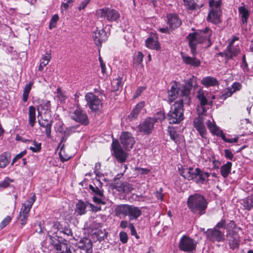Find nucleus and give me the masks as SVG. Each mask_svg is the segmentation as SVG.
Masks as SVG:
<instances>
[{"mask_svg":"<svg viewBox=\"0 0 253 253\" xmlns=\"http://www.w3.org/2000/svg\"><path fill=\"white\" fill-rule=\"evenodd\" d=\"M207 126L213 135L221 137V138L222 136L225 135L223 131L220 129L219 127L216 125L215 122H211L210 120H209L207 122Z\"/></svg>","mask_w":253,"mask_h":253,"instance_id":"obj_29","label":"nucleus"},{"mask_svg":"<svg viewBox=\"0 0 253 253\" xmlns=\"http://www.w3.org/2000/svg\"><path fill=\"white\" fill-rule=\"evenodd\" d=\"M96 235L97 237L98 240L99 242H101L107 238L108 233L106 232H103L102 231H100L97 232Z\"/></svg>","mask_w":253,"mask_h":253,"instance_id":"obj_56","label":"nucleus"},{"mask_svg":"<svg viewBox=\"0 0 253 253\" xmlns=\"http://www.w3.org/2000/svg\"><path fill=\"white\" fill-rule=\"evenodd\" d=\"M242 205L245 210L250 211L253 207V196H248L243 199Z\"/></svg>","mask_w":253,"mask_h":253,"instance_id":"obj_40","label":"nucleus"},{"mask_svg":"<svg viewBox=\"0 0 253 253\" xmlns=\"http://www.w3.org/2000/svg\"><path fill=\"white\" fill-rule=\"evenodd\" d=\"M184 104L181 101H176L171 106L168 114V120L169 124H178L183 120Z\"/></svg>","mask_w":253,"mask_h":253,"instance_id":"obj_7","label":"nucleus"},{"mask_svg":"<svg viewBox=\"0 0 253 253\" xmlns=\"http://www.w3.org/2000/svg\"><path fill=\"white\" fill-rule=\"evenodd\" d=\"M166 18L169 28L171 30L178 28L182 24V21L177 14L169 13L167 15Z\"/></svg>","mask_w":253,"mask_h":253,"instance_id":"obj_22","label":"nucleus"},{"mask_svg":"<svg viewBox=\"0 0 253 253\" xmlns=\"http://www.w3.org/2000/svg\"><path fill=\"white\" fill-rule=\"evenodd\" d=\"M10 156L6 152H4L0 155V168H4L9 163Z\"/></svg>","mask_w":253,"mask_h":253,"instance_id":"obj_39","label":"nucleus"},{"mask_svg":"<svg viewBox=\"0 0 253 253\" xmlns=\"http://www.w3.org/2000/svg\"><path fill=\"white\" fill-rule=\"evenodd\" d=\"M119 237L121 242L123 244H126L128 241V236L127 233L124 231H121L119 233Z\"/></svg>","mask_w":253,"mask_h":253,"instance_id":"obj_53","label":"nucleus"},{"mask_svg":"<svg viewBox=\"0 0 253 253\" xmlns=\"http://www.w3.org/2000/svg\"><path fill=\"white\" fill-rule=\"evenodd\" d=\"M184 5L188 10L193 11L200 9L203 5L200 6L194 1V0H183Z\"/></svg>","mask_w":253,"mask_h":253,"instance_id":"obj_37","label":"nucleus"},{"mask_svg":"<svg viewBox=\"0 0 253 253\" xmlns=\"http://www.w3.org/2000/svg\"><path fill=\"white\" fill-rule=\"evenodd\" d=\"M80 125H77L76 126H69L66 128V129L63 131L62 134H61L62 137L61 138L60 142L59 144V146H61L60 148V152L59 153V155L61 161L63 162L68 161L69 159V157L64 158L62 156L61 154V151H63L64 149L65 145L63 144L65 143L67 140L68 138L73 133H75L76 132L80 131Z\"/></svg>","mask_w":253,"mask_h":253,"instance_id":"obj_10","label":"nucleus"},{"mask_svg":"<svg viewBox=\"0 0 253 253\" xmlns=\"http://www.w3.org/2000/svg\"><path fill=\"white\" fill-rule=\"evenodd\" d=\"M232 164L230 162H227L225 164L221 167L220 173L221 175L226 178L231 172Z\"/></svg>","mask_w":253,"mask_h":253,"instance_id":"obj_38","label":"nucleus"},{"mask_svg":"<svg viewBox=\"0 0 253 253\" xmlns=\"http://www.w3.org/2000/svg\"><path fill=\"white\" fill-rule=\"evenodd\" d=\"M115 212L117 216H128L130 221L136 220L142 214L141 209L139 207L127 204L117 206L115 209Z\"/></svg>","mask_w":253,"mask_h":253,"instance_id":"obj_4","label":"nucleus"},{"mask_svg":"<svg viewBox=\"0 0 253 253\" xmlns=\"http://www.w3.org/2000/svg\"><path fill=\"white\" fill-rule=\"evenodd\" d=\"M187 204L191 212L198 216H200L206 213L208 202L204 196L195 193L189 196Z\"/></svg>","mask_w":253,"mask_h":253,"instance_id":"obj_3","label":"nucleus"},{"mask_svg":"<svg viewBox=\"0 0 253 253\" xmlns=\"http://www.w3.org/2000/svg\"><path fill=\"white\" fill-rule=\"evenodd\" d=\"M143 58V54L141 51H139L138 54L133 58V64L136 65L140 64Z\"/></svg>","mask_w":253,"mask_h":253,"instance_id":"obj_47","label":"nucleus"},{"mask_svg":"<svg viewBox=\"0 0 253 253\" xmlns=\"http://www.w3.org/2000/svg\"><path fill=\"white\" fill-rule=\"evenodd\" d=\"M224 155L226 159L232 161L234 158V154L229 149L224 150Z\"/></svg>","mask_w":253,"mask_h":253,"instance_id":"obj_58","label":"nucleus"},{"mask_svg":"<svg viewBox=\"0 0 253 253\" xmlns=\"http://www.w3.org/2000/svg\"><path fill=\"white\" fill-rule=\"evenodd\" d=\"M122 189L124 193H128L133 190V187L128 183H124L122 184Z\"/></svg>","mask_w":253,"mask_h":253,"instance_id":"obj_48","label":"nucleus"},{"mask_svg":"<svg viewBox=\"0 0 253 253\" xmlns=\"http://www.w3.org/2000/svg\"><path fill=\"white\" fill-rule=\"evenodd\" d=\"M56 126L55 127L56 131L62 134L64 131L63 130V123L62 122H59L56 124Z\"/></svg>","mask_w":253,"mask_h":253,"instance_id":"obj_59","label":"nucleus"},{"mask_svg":"<svg viewBox=\"0 0 253 253\" xmlns=\"http://www.w3.org/2000/svg\"><path fill=\"white\" fill-rule=\"evenodd\" d=\"M226 222L225 219H221V220L217 223L216 225L213 227L214 229L221 230V229H225L226 227Z\"/></svg>","mask_w":253,"mask_h":253,"instance_id":"obj_52","label":"nucleus"},{"mask_svg":"<svg viewBox=\"0 0 253 253\" xmlns=\"http://www.w3.org/2000/svg\"><path fill=\"white\" fill-rule=\"evenodd\" d=\"M210 176V174L209 172H205L200 168H197L194 170L193 180L197 184H203L208 180Z\"/></svg>","mask_w":253,"mask_h":253,"instance_id":"obj_21","label":"nucleus"},{"mask_svg":"<svg viewBox=\"0 0 253 253\" xmlns=\"http://www.w3.org/2000/svg\"><path fill=\"white\" fill-rule=\"evenodd\" d=\"M34 230L39 233H42L45 230V228L41 224V222H37L34 224Z\"/></svg>","mask_w":253,"mask_h":253,"instance_id":"obj_46","label":"nucleus"},{"mask_svg":"<svg viewBox=\"0 0 253 253\" xmlns=\"http://www.w3.org/2000/svg\"><path fill=\"white\" fill-rule=\"evenodd\" d=\"M92 38L96 46L100 47L102 43L107 41L108 36L107 33L103 29L100 30L97 29L93 32Z\"/></svg>","mask_w":253,"mask_h":253,"instance_id":"obj_20","label":"nucleus"},{"mask_svg":"<svg viewBox=\"0 0 253 253\" xmlns=\"http://www.w3.org/2000/svg\"><path fill=\"white\" fill-rule=\"evenodd\" d=\"M201 84L206 87L218 86L219 84L216 79L211 76L204 77L201 81Z\"/></svg>","mask_w":253,"mask_h":253,"instance_id":"obj_30","label":"nucleus"},{"mask_svg":"<svg viewBox=\"0 0 253 253\" xmlns=\"http://www.w3.org/2000/svg\"><path fill=\"white\" fill-rule=\"evenodd\" d=\"M11 219L10 216H6L0 223V229H2L7 226L11 221Z\"/></svg>","mask_w":253,"mask_h":253,"instance_id":"obj_50","label":"nucleus"},{"mask_svg":"<svg viewBox=\"0 0 253 253\" xmlns=\"http://www.w3.org/2000/svg\"><path fill=\"white\" fill-rule=\"evenodd\" d=\"M38 123L41 127L45 128V132L46 136L47 138H50L51 137V126L52 125V121L48 120L47 119L43 120L41 121L38 119Z\"/></svg>","mask_w":253,"mask_h":253,"instance_id":"obj_27","label":"nucleus"},{"mask_svg":"<svg viewBox=\"0 0 253 253\" xmlns=\"http://www.w3.org/2000/svg\"><path fill=\"white\" fill-rule=\"evenodd\" d=\"M242 87V85L239 83H234L232 85V88L233 89L232 91L233 92H235L236 91L239 90L241 89Z\"/></svg>","mask_w":253,"mask_h":253,"instance_id":"obj_63","label":"nucleus"},{"mask_svg":"<svg viewBox=\"0 0 253 253\" xmlns=\"http://www.w3.org/2000/svg\"><path fill=\"white\" fill-rule=\"evenodd\" d=\"M50 244L54 246L57 253H71V246L69 242L61 236L54 233L52 235H48Z\"/></svg>","mask_w":253,"mask_h":253,"instance_id":"obj_8","label":"nucleus"},{"mask_svg":"<svg viewBox=\"0 0 253 253\" xmlns=\"http://www.w3.org/2000/svg\"><path fill=\"white\" fill-rule=\"evenodd\" d=\"M112 148L117 161L122 163L125 162L128 155L123 150L119 143L118 141H113L112 144Z\"/></svg>","mask_w":253,"mask_h":253,"instance_id":"obj_16","label":"nucleus"},{"mask_svg":"<svg viewBox=\"0 0 253 253\" xmlns=\"http://www.w3.org/2000/svg\"><path fill=\"white\" fill-rule=\"evenodd\" d=\"M197 98L200 101V106H206L207 104V99L203 90H199L197 93Z\"/></svg>","mask_w":253,"mask_h":253,"instance_id":"obj_41","label":"nucleus"},{"mask_svg":"<svg viewBox=\"0 0 253 253\" xmlns=\"http://www.w3.org/2000/svg\"><path fill=\"white\" fill-rule=\"evenodd\" d=\"M197 243L187 236L183 235L180 239L178 244L179 249L184 252L194 253L196 250Z\"/></svg>","mask_w":253,"mask_h":253,"instance_id":"obj_12","label":"nucleus"},{"mask_svg":"<svg viewBox=\"0 0 253 253\" xmlns=\"http://www.w3.org/2000/svg\"><path fill=\"white\" fill-rule=\"evenodd\" d=\"M58 20V15L57 14L53 15L49 22V29L50 30H52V29L55 28L56 27L57 22Z\"/></svg>","mask_w":253,"mask_h":253,"instance_id":"obj_43","label":"nucleus"},{"mask_svg":"<svg viewBox=\"0 0 253 253\" xmlns=\"http://www.w3.org/2000/svg\"><path fill=\"white\" fill-rule=\"evenodd\" d=\"M194 170L192 167L184 168L180 171V174L188 180H193Z\"/></svg>","mask_w":253,"mask_h":253,"instance_id":"obj_35","label":"nucleus"},{"mask_svg":"<svg viewBox=\"0 0 253 253\" xmlns=\"http://www.w3.org/2000/svg\"><path fill=\"white\" fill-rule=\"evenodd\" d=\"M241 67L244 71H248L249 70L248 68V64L246 61V56L244 54L242 58V63H241Z\"/></svg>","mask_w":253,"mask_h":253,"instance_id":"obj_54","label":"nucleus"},{"mask_svg":"<svg viewBox=\"0 0 253 253\" xmlns=\"http://www.w3.org/2000/svg\"><path fill=\"white\" fill-rule=\"evenodd\" d=\"M88 206V202H84L81 200H79L76 204L75 213L79 215H82L86 213V209Z\"/></svg>","mask_w":253,"mask_h":253,"instance_id":"obj_28","label":"nucleus"},{"mask_svg":"<svg viewBox=\"0 0 253 253\" xmlns=\"http://www.w3.org/2000/svg\"><path fill=\"white\" fill-rule=\"evenodd\" d=\"M193 126L202 138H206V129L202 117L195 118L193 120Z\"/></svg>","mask_w":253,"mask_h":253,"instance_id":"obj_24","label":"nucleus"},{"mask_svg":"<svg viewBox=\"0 0 253 253\" xmlns=\"http://www.w3.org/2000/svg\"><path fill=\"white\" fill-rule=\"evenodd\" d=\"M221 5L222 0H209V12L207 18L208 22L214 24L221 22Z\"/></svg>","mask_w":253,"mask_h":253,"instance_id":"obj_5","label":"nucleus"},{"mask_svg":"<svg viewBox=\"0 0 253 253\" xmlns=\"http://www.w3.org/2000/svg\"><path fill=\"white\" fill-rule=\"evenodd\" d=\"M36 199L35 194H34L33 196L29 198L24 203L22 204L20 212L18 216V219L21 221V224L22 226L26 223V221L29 216V213L32 205L36 201Z\"/></svg>","mask_w":253,"mask_h":253,"instance_id":"obj_11","label":"nucleus"},{"mask_svg":"<svg viewBox=\"0 0 253 253\" xmlns=\"http://www.w3.org/2000/svg\"><path fill=\"white\" fill-rule=\"evenodd\" d=\"M129 228L130 230L131 235L132 236H134L137 239H138L140 238L139 236L138 235H137V234L136 230L135 227L133 223H129Z\"/></svg>","mask_w":253,"mask_h":253,"instance_id":"obj_57","label":"nucleus"},{"mask_svg":"<svg viewBox=\"0 0 253 253\" xmlns=\"http://www.w3.org/2000/svg\"><path fill=\"white\" fill-rule=\"evenodd\" d=\"M33 84V82H30L28 84H26L24 88L23 92L29 94Z\"/></svg>","mask_w":253,"mask_h":253,"instance_id":"obj_62","label":"nucleus"},{"mask_svg":"<svg viewBox=\"0 0 253 253\" xmlns=\"http://www.w3.org/2000/svg\"><path fill=\"white\" fill-rule=\"evenodd\" d=\"M196 84V80L194 77L188 80L185 84H180L175 82L168 91V101L171 103L179 96L181 99L178 101H181V103H184L185 104L190 105L191 101V91Z\"/></svg>","mask_w":253,"mask_h":253,"instance_id":"obj_2","label":"nucleus"},{"mask_svg":"<svg viewBox=\"0 0 253 253\" xmlns=\"http://www.w3.org/2000/svg\"><path fill=\"white\" fill-rule=\"evenodd\" d=\"M34 147L31 146L29 149L33 152L36 153L39 152L41 149V143H37L35 141H34Z\"/></svg>","mask_w":253,"mask_h":253,"instance_id":"obj_55","label":"nucleus"},{"mask_svg":"<svg viewBox=\"0 0 253 253\" xmlns=\"http://www.w3.org/2000/svg\"><path fill=\"white\" fill-rule=\"evenodd\" d=\"M226 237L228 246L231 250L234 251L239 248L241 239L238 231L227 232Z\"/></svg>","mask_w":253,"mask_h":253,"instance_id":"obj_15","label":"nucleus"},{"mask_svg":"<svg viewBox=\"0 0 253 253\" xmlns=\"http://www.w3.org/2000/svg\"><path fill=\"white\" fill-rule=\"evenodd\" d=\"M146 46L151 49L158 50L160 48L157 38L155 36H150L145 41Z\"/></svg>","mask_w":253,"mask_h":253,"instance_id":"obj_31","label":"nucleus"},{"mask_svg":"<svg viewBox=\"0 0 253 253\" xmlns=\"http://www.w3.org/2000/svg\"><path fill=\"white\" fill-rule=\"evenodd\" d=\"M154 125L153 119L151 117H148L138 126L137 128L139 132L144 135H149L152 132Z\"/></svg>","mask_w":253,"mask_h":253,"instance_id":"obj_18","label":"nucleus"},{"mask_svg":"<svg viewBox=\"0 0 253 253\" xmlns=\"http://www.w3.org/2000/svg\"><path fill=\"white\" fill-rule=\"evenodd\" d=\"M123 75L122 74H118L117 78L114 79L112 84L114 91L119 90L120 88H122L125 79L124 78Z\"/></svg>","mask_w":253,"mask_h":253,"instance_id":"obj_32","label":"nucleus"},{"mask_svg":"<svg viewBox=\"0 0 253 253\" xmlns=\"http://www.w3.org/2000/svg\"><path fill=\"white\" fill-rule=\"evenodd\" d=\"M71 119L80 125L87 126L89 121L86 113L80 108L76 109L70 113Z\"/></svg>","mask_w":253,"mask_h":253,"instance_id":"obj_14","label":"nucleus"},{"mask_svg":"<svg viewBox=\"0 0 253 253\" xmlns=\"http://www.w3.org/2000/svg\"><path fill=\"white\" fill-rule=\"evenodd\" d=\"M73 0H64V2H63L61 5V10L63 9L67 10L69 8H71L73 5Z\"/></svg>","mask_w":253,"mask_h":253,"instance_id":"obj_44","label":"nucleus"},{"mask_svg":"<svg viewBox=\"0 0 253 253\" xmlns=\"http://www.w3.org/2000/svg\"><path fill=\"white\" fill-rule=\"evenodd\" d=\"M120 138L121 144L126 150L129 151L132 148L135 140L130 132H122Z\"/></svg>","mask_w":253,"mask_h":253,"instance_id":"obj_19","label":"nucleus"},{"mask_svg":"<svg viewBox=\"0 0 253 253\" xmlns=\"http://www.w3.org/2000/svg\"><path fill=\"white\" fill-rule=\"evenodd\" d=\"M207 239L211 242H222L225 240L224 230L209 228L205 232Z\"/></svg>","mask_w":253,"mask_h":253,"instance_id":"obj_13","label":"nucleus"},{"mask_svg":"<svg viewBox=\"0 0 253 253\" xmlns=\"http://www.w3.org/2000/svg\"><path fill=\"white\" fill-rule=\"evenodd\" d=\"M228 228L227 232H230L231 231H237L236 229L237 228L236 224L233 220H230L227 224Z\"/></svg>","mask_w":253,"mask_h":253,"instance_id":"obj_51","label":"nucleus"},{"mask_svg":"<svg viewBox=\"0 0 253 253\" xmlns=\"http://www.w3.org/2000/svg\"><path fill=\"white\" fill-rule=\"evenodd\" d=\"M238 12L241 16V24H247L250 16V12L244 5L238 8Z\"/></svg>","mask_w":253,"mask_h":253,"instance_id":"obj_33","label":"nucleus"},{"mask_svg":"<svg viewBox=\"0 0 253 253\" xmlns=\"http://www.w3.org/2000/svg\"><path fill=\"white\" fill-rule=\"evenodd\" d=\"M222 139L226 142H228V143H236L238 142V137H235V138H231V139H229V138H227L225 136H222Z\"/></svg>","mask_w":253,"mask_h":253,"instance_id":"obj_60","label":"nucleus"},{"mask_svg":"<svg viewBox=\"0 0 253 253\" xmlns=\"http://www.w3.org/2000/svg\"><path fill=\"white\" fill-rule=\"evenodd\" d=\"M168 134L170 138L177 144H179L183 140V136L176 132L173 128H169L168 130Z\"/></svg>","mask_w":253,"mask_h":253,"instance_id":"obj_34","label":"nucleus"},{"mask_svg":"<svg viewBox=\"0 0 253 253\" xmlns=\"http://www.w3.org/2000/svg\"><path fill=\"white\" fill-rule=\"evenodd\" d=\"M212 34V30L206 27L203 30L190 33L187 36L186 39L192 56L181 52L182 60L185 64L194 67H198L200 66L201 61L196 57L197 45L199 44H205V47H210L212 44L211 40Z\"/></svg>","mask_w":253,"mask_h":253,"instance_id":"obj_1","label":"nucleus"},{"mask_svg":"<svg viewBox=\"0 0 253 253\" xmlns=\"http://www.w3.org/2000/svg\"><path fill=\"white\" fill-rule=\"evenodd\" d=\"M151 119H153L155 124L159 122H161L165 119V114L162 111H159L153 117H151Z\"/></svg>","mask_w":253,"mask_h":253,"instance_id":"obj_42","label":"nucleus"},{"mask_svg":"<svg viewBox=\"0 0 253 253\" xmlns=\"http://www.w3.org/2000/svg\"><path fill=\"white\" fill-rule=\"evenodd\" d=\"M144 106V101H141L138 103L133 108L130 114L128 116V119L130 121L136 120L138 117L139 112Z\"/></svg>","mask_w":253,"mask_h":253,"instance_id":"obj_26","label":"nucleus"},{"mask_svg":"<svg viewBox=\"0 0 253 253\" xmlns=\"http://www.w3.org/2000/svg\"><path fill=\"white\" fill-rule=\"evenodd\" d=\"M85 99L87 102V105L91 111L96 112L99 109L101 101L98 96L91 92H88L85 95Z\"/></svg>","mask_w":253,"mask_h":253,"instance_id":"obj_17","label":"nucleus"},{"mask_svg":"<svg viewBox=\"0 0 253 253\" xmlns=\"http://www.w3.org/2000/svg\"><path fill=\"white\" fill-rule=\"evenodd\" d=\"M61 233H63L64 234H66V235L68 236H71L72 237H73V233L71 229L68 228L67 227H65L63 230L60 231Z\"/></svg>","mask_w":253,"mask_h":253,"instance_id":"obj_64","label":"nucleus"},{"mask_svg":"<svg viewBox=\"0 0 253 253\" xmlns=\"http://www.w3.org/2000/svg\"><path fill=\"white\" fill-rule=\"evenodd\" d=\"M89 189L91 191L90 193L93 195V202L98 204L105 205L104 190L102 188V183L100 180L96 179L93 182V184L89 185Z\"/></svg>","mask_w":253,"mask_h":253,"instance_id":"obj_9","label":"nucleus"},{"mask_svg":"<svg viewBox=\"0 0 253 253\" xmlns=\"http://www.w3.org/2000/svg\"><path fill=\"white\" fill-rule=\"evenodd\" d=\"M29 124L31 127H34L36 121V108L33 106H30L28 110Z\"/></svg>","mask_w":253,"mask_h":253,"instance_id":"obj_36","label":"nucleus"},{"mask_svg":"<svg viewBox=\"0 0 253 253\" xmlns=\"http://www.w3.org/2000/svg\"><path fill=\"white\" fill-rule=\"evenodd\" d=\"M90 0H83L79 6L78 7L79 10L81 11L85 8L87 4L90 2Z\"/></svg>","mask_w":253,"mask_h":253,"instance_id":"obj_61","label":"nucleus"},{"mask_svg":"<svg viewBox=\"0 0 253 253\" xmlns=\"http://www.w3.org/2000/svg\"><path fill=\"white\" fill-rule=\"evenodd\" d=\"M77 247L80 249V253H92V243L90 239H83L78 243Z\"/></svg>","mask_w":253,"mask_h":253,"instance_id":"obj_23","label":"nucleus"},{"mask_svg":"<svg viewBox=\"0 0 253 253\" xmlns=\"http://www.w3.org/2000/svg\"><path fill=\"white\" fill-rule=\"evenodd\" d=\"M38 106H40L41 109L44 111H48L50 109L51 104L50 102L48 100H43L42 101V103H41Z\"/></svg>","mask_w":253,"mask_h":253,"instance_id":"obj_45","label":"nucleus"},{"mask_svg":"<svg viewBox=\"0 0 253 253\" xmlns=\"http://www.w3.org/2000/svg\"><path fill=\"white\" fill-rule=\"evenodd\" d=\"M226 62L236 56L239 52V48L234 46V45L229 44L225 49Z\"/></svg>","mask_w":253,"mask_h":253,"instance_id":"obj_25","label":"nucleus"},{"mask_svg":"<svg viewBox=\"0 0 253 253\" xmlns=\"http://www.w3.org/2000/svg\"><path fill=\"white\" fill-rule=\"evenodd\" d=\"M96 16L98 19H101L110 23H119L121 18L119 11L109 7H104L96 10Z\"/></svg>","mask_w":253,"mask_h":253,"instance_id":"obj_6","label":"nucleus"},{"mask_svg":"<svg viewBox=\"0 0 253 253\" xmlns=\"http://www.w3.org/2000/svg\"><path fill=\"white\" fill-rule=\"evenodd\" d=\"M13 181V179H11L9 177H6L2 181L0 182V187L6 188L9 186L10 183L11 182H12Z\"/></svg>","mask_w":253,"mask_h":253,"instance_id":"obj_49","label":"nucleus"}]
</instances>
